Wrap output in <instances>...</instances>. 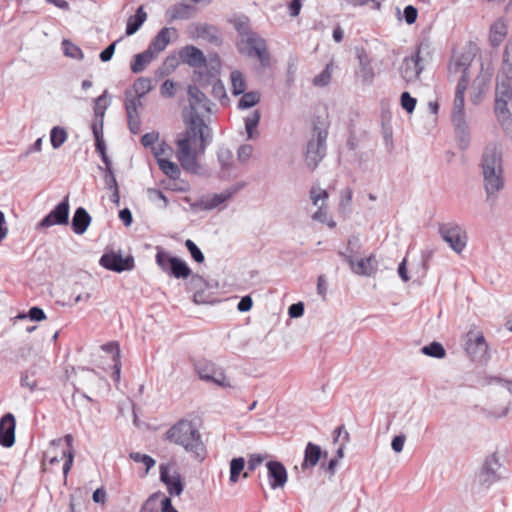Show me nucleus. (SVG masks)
Here are the masks:
<instances>
[{
  "instance_id": "6e6d98bb",
  "label": "nucleus",
  "mask_w": 512,
  "mask_h": 512,
  "mask_svg": "<svg viewBox=\"0 0 512 512\" xmlns=\"http://www.w3.org/2000/svg\"><path fill=\"white\" fill-rule=\"evenodd\" d=\"M106 93L107 91L95 100L94 113L97 117H103L107 109L108 104L106 103Z\"/></svg>"
},
{
  "instance_id": "e433bc0d",
  "label": "nucleus",
  "mask_w": 512,
  "mask_h": 512,
  "mask_svg": "<svg viewBox=\"0 0 512 512\" xmlns=\"http://www.w3.org/2000/svg\"><path fill=\"white\" fill-rule=\"evenodd\" d=\"M261 118L259 110L252 111L248 116L244 118L245 129L248 139H253L258 135L257 127Z\"/></svg>"
},
{
  "instance_id": "052dcab7",
  "label": "nucleus",
  "mask_w": 512,
  "mask_h": 512,
  "mask_svg": "<svg viewBox=\"0 0 512 512\" xmlns=\"http://www.w3.org/2000/svg\"><path fill=\"white\" fill-rule=\"evenodd\" d=\"M101 349L112 354L113 361L120 359V347L118 342H110L101 346Z\"/></svg>"
},
{
  "instance_id": "58836bf2",
  "label": "nucleus",
  "mask_w": 512,
  "mask_h": 512,
  "mask_svg": "<svg viewBox=\"0 0 512 512\" xmlns=\"http://www.w3.org/2000/svg\"><path fill=\"white\" fill-rule=\"evenodd\" d=\"M230 79L232 94L234 96L243 94L246 90V82L243 74L238 70H234L231 72Z\"/></svg>"
},
{
  "instance_id": "864d4df0",
  "label": "nucleus",
  "mask_w": 512,
  "mask_h": 512,
  "mask_svg": "<svg viewBox=\"0 0 512 512\" xmlns=\"http://www.w3.org/2000/svg\"><path fill=\"white\" fill-rule=\"evenodd\" d=\"M105 175H104V182L106 189L113 190L118 188V183L116 180V177L114 175V172L112 170L111 164H105Z\"/></svg>"
},
{
  "instance_id": "0eeeda50",
  "label": "nucleus",
  "mask_w": 512,
  "mask_h": 512,
  "mask_svg": "<svg viewBox=\"0 0 512 512\" xmlns=\"http://www.w3.org/2000/svg\"><path fill=\"white\" fill-rule=\"evenodd\" d=\"M156 263L162 271L177 279H186L191 274V269L185 261L164 251L157 252Z\"/></svg>"
},
{
  "instance_id": "f03ea898",
  "label": "nucleus",
  "mask_w": 512,
  "mask_h": 512,
  "mask_svg": "<svg viewBox=\"0 0 512 512\" xmlns=\"http://www.w3.org/2000/svg\"><path fill=\"white\" fill-rule=\"evenodd\" d=\"M166 438L170 442L181 446L195 458L203 459L205 457V444L199 430L192 421L186 419L178 421L166 432Z\"/></svg>"
},
{
  "instance_id": "680f3d73",
  "label": "nucleus",
  "mask_w": 512,
  "mask_h": 512,
  "mask_svg": "<svg viewBox=\"0 0 512 512\" xmlns=\"http://www.w3.org/2000/svg\"><path fill=\"white\" fill-rule=\"evenodd\" d=\"M253 153V147L250 144L241 145L237 151V157L240 162H246Z\"/></svg>"
},
{
  "instance_id": "4c0bfd02",
  "label": "nucleus",
  "mask_w": 512,
  "mask_h": 512,
  "mask_svg": "<svg viewBox=\"0 0 512 512\" xmlns=\"http://www.w3.org/2000/svg\"><path fill=\"white\" fill-rule=\"evenodd\" d=\"M158 166L161 171L170 179L176 180L181 176L180 167L169 159H159Z\"/></svg>"
},
{
  "instance_id": "c756f323",
  "label": "nucleus",
  "mask_w": 512,
  "mask_h": 512,
  "mask_svg": "<svg viewBox=\"0 0 512 512\" xmlns=\"http://www.w3.org/2000/svg\"><path fill=\"white\" fill-rule=\"evenodd\" d=\"M155 56L156 54L149 48L142 53L136 54L131 62V71L133 73L142 72Z\"/></svg>"
},
{
  "instance_id": "6e6552de",
  "label": "nucleus",
  "mask_w": 512,
  "mask_h": 512,
  "mask_svg": "<svg viewBox=\"0 0 512 512\" xmlns=\"http://www.w3.org/2000/svg\"><path fill=\"white\" fill-rule=\"evenodd\" d=\"M439 233L442 239L450 246V248L460 254L467 245L466 231L455 223L442 224L439 227Z\"/></svg>"
},
{
  "instance_id": "9b49d317",
  "label": "nucleus",
  "mask_w": 512,
  "mask_h": 512,
  "mask_svg": "<svg viewBox=\"0 0 512 512\" xmlns=\"http://www.w3.org/2000/svg\"><path fill=\"white\" fill-rule=\"evenodd\" d=\"M309 197L317 210L311 215L314 221L325 223L328 219L327 201L329 194L319 185H312L309 191Z\"/></svg>"
},
{
  "instance_id": "ddd939ff",
  "label": "nucleus",
  "mask_w": 512,
  "mask_h": 512,
  "mask_svg": "<svg viewBox=\"0 0 512 512\" xmlns=\"http://www.w3.org/2000/svg\"><path fill=\"white\" fill-rule=\"evenodd\" d=\"M196 84L197 83L189 85L187 88L189 107L191 110L189 116L196 115L197 117H202L201 113L211 111V102Z\"/></svg>"
},
{
  "instance_id": "39448f33",
  "label": "nucleus",
  "mask_w": 512,
  "mask_h": 512,
  "mask_svg": "<svg viewBox=\"0 0 512 512\" xmlns=\"http://www.w3.org/2000/svg\"><path fill=\"white\" fill-rule=\"evenodd\" d=\"M425 51L428 52V45L421 43L410 57L404 58L400 66V74L405 82L411 83L419 79L424 70L423 53Z\"/></svg>"
},
{
  "instance_id": "5701e85b",
  "label": "nucleus",
  "mask_w": 512,
  "mask_h": 512,
  "mask_svg": "<svg viewBox=\"0 0 512 512\" xmlns=\"http://www.w3.org/2000/svg\"><path fill=\"white\" fill-rule=\"evenodd\" d=\"M482 173L484 179V187L488 198L503 189V172L490 170Z\"/></svg>"
},
{
  "instance_id": "20e7f679",
  "label": "nucleus",
  "mask_w": 512,
  "mask_h": 512,
  "mask_svg": "<svg viewBox=\"0 0 512 512\" xmlns=\"http://www.w3.org/2000/svg\"><path fill=\"white\" fill-rule=\"evenodd\" d=\"M464 103V96L455 95L452 111V123L454 125L458 145L461 150L467 149L470 142L469 127L466 121Z\"/></svg>"
},
{
  "instance_id": "393cba45",
  "label": "nucleus",
  "mask_w": 512,
  "mask_h": 512,
  "mask_svg": "<svg viewBox=\"0 0 512 512\" xmlns=\"http://www.w3.org/2000/svg\"><path fill=\"white\" fill-rule=\"evenodd\" d=\"M512 106L508 102L502 101L501 99L495 101L494 111L498 122L501 127L508 131L512 129Z\"/></svg>"
},
{
  "instance_id": "09e8293b",
  "label": "nucleus",
  "mask_w": 512,
  "mask_h": 512,
  "mask_svg": "<svg viewBox=\"0 0 512 512\" xmlns=\"http://www.w3.org/2000/svg\"><path fill=\"white\" fill-rule=\"evenodd\" d=\"M129 457L137 463H143L146 467L145 474H148L150 469L155 466L156 461L151 456L147 454H142L140 452H131Z\"/></svg>"
},
{
  "instance_id": "3c124183",
  "label": "nucleus",
  "mask_w": 512,
  "mask_h": 512,
  "mask_svg": "<svg viewBox=\"0 0 512 512\" xmlns=\"http://www.w3.org/2000/svg\"><path fill=\"white\" fill-rule=\"evenodd\" d=\"M141 105V102L136 97H130L128 93H126V99H125V109L127 112L128 118H133L138 115L137 108Z\"/></svg>"
},
{
  "instance_id": "423d86ee",
  "label": "nucleus",
  "mask_w": 512,
  "mask_h": 512,
  "mask_svg": "<svg viewBox=\"0 0 512 512\" xmlns=\"http://www.w3.org/2000/svg\"><path fill=\"white\" fill-rule=\"evenodd\" d=\"M181 58L184 63L195 68L193 74L194 83L202 84L207 67H210V60L207 61L204 53L194 46L185 47L181 52Z\"/></svg>"
},
{
  "instance_id": "7c9ffc66",
  "label": "nucleus",
  "mask_w": 512,
  "mask_h": 512,
  "mask_svg": "<svg viewBox=\"0 0 512 512\" xmlns=\"http://www.w3.org/2000/svg\"><path fill=\"white\" fill-rule=\"evenodd\" d=\"M235 192L236 189H233L226 190L219 194H214L211 197L202 200L200 205L204 210H212L228 200Z\"/></svg>"
},
{
  "instance_id": "473e14b6",
  "label": "nucleus",
  "mask_w": 512,
  "mask_h": 512,
  "mask_svg": "<svg viewBox=\"0 0 512 512\" xmlns=\"http://www.w3.org/2000/svg\"><path fill=\"white\" fill-rule=\"evenodd\" d=\"M471 65V59L467 55H461L457 58H454L448 67L449 75H456L460 73L461 75L464 73H468V69Z\"/></svg>"
},
{
  "instance_id": "13d9d810",
  "label": "nucleus",
  "mask_w": 512,
  "mask_h": 512,
  "mask_svg": "<svg viewBox=\"0 0 512 512\" xmlns=\"http://www.w3.org/2000/svg\"><path fill=\"white\" fill-rule=\"evenodd\" d=\"M491 43L493 46H497L504 38L505 31L503 26L494 25L491 29Z\"/></svg>"
},
{
  "instance_id": "4468645a",
  "label": "nucleus",
  "mask_w": 512,
  "mask_h": 512,
  "mask_svg": "<svg viewBox=\"0 0 512 512\" xmlns=\"http://www.w3.org/2000/svg\"><path fill=\"white\" fill-rule=\"evenodd\" d=\"M339 255L345 259L352 272L356 275L369 277L377 272V261L374 255L359 260H355L351 254L339 252Z\"/></svg>"
},
{
  "instance_id": "79ce46f5",
  "label": "nucleus",
  "mask_w": 512,
  "mask_h": 512,
  "mask_svg": "<svg viewBox=\"0 0 512 512\" xmlns=\"http://www.w3.org/2000/svg\"><path fill=\"white\" fill-rule=\"evenodd\" d=\"M421 352L424 355H427V356L433 357V358H437V359L444 358L446 355V351H445L444 347L442 346V344H440L439 342H436V341L423 346L421 348Z\"/></svg>"
},
{
  "instance_id": "4be33fe9",
  "label": "nucleus",
  "mask_w": 512,
  "mask_h": 512,
  "mask_svg": "<svg viewBox=\"0 0 512 512\" xmlns=\"http://www.w3.org/2000/svg\"><path fill=\"white\" fill-rule=\"evenodd\" d=\"M466 351L474 359L482 358L486 355L488 345L482 334L469 332L467 334Z\"/></svg>"
},
{
  "instance_id": "f704fd0d",
  "label": "nucleus",
  "mask_w": 512,
  "mask_h": 512,
  "mask_svg": "<svg viewBox=\"0 0 512 512\" xmlns=\"http://www.w3.org/2000/svg\"><path fill=\"white\" fill-rule=\"evenodd\" d=\"M198 38L209 41L213 44L220 43L219 33L216 27L208 24H200L196 28Z\"/></svg>"
},
{
  "instance_id": "2f4dec72",
  "label": "nucleus",
  "mask_w": 512,
  "mask_h": 512,
  "mask_svg": "<svg viewBox=\"0 0 512 512\" xmlns=\"http://www.w3.org/2000/svg\"><path fill=\"white\" fill-rule=\"evenodd\" d=\"M498 79H504L512 83V43H509L505 48Z\"/></svg>"
},
{
  "instance_id": "9d476101",
  "label": "nucleus",
  "mask_w": 512,
  "mask_h": 512,
  "mask_svg": "<svg viewBox=\"0 0 512 512\" xmlns=\"http://www.w3.org/2000/svg\"><path fill=\"white\" fill-rule=\"evenodd\" d=\"M160 480L164 483L170 496H180L184 490V484L180 473L173 469L172 464L163 463L159 466Z\"/></svg>"
},
{
  "instance_id": "c85d7f7f",
  "label": "nucleus",
  "mask_w": 512,
  "mask_h": 512,
  "mask_svg": "<svg viewBox=\"0 0 512 512\" xmlns=\"http://www.w3.org/2000/svg\"><path fill=\"white\" fill-rule=\"evenodd\" d=\"M146 19L147 13L145 12L144 8L140 6L137 9L135 15H132L128 18L125 34L127 36L135 34L146 21Z\"/></svg>"
},
{
  "instance_id": "37998d69",
  "label": "nucleus",
  "mask_w": 512,
  "mask_h": 512,
  "mask_svg": "<svg viewBox=\"0 0 512 512\" xmlns=\"http://www.w3.org/2000/svg\"><path fill=\"white\" fill-rule=\"evenodd\" d=\"M67 140V132L64 128L55 126L50 131V142L54 149L61 147Z\"/></svg>"
},
{
  "instance_id": "774afa93",
  "label": "nucleus",
  "mask_w": 512,
  "mask_h": 512,
  "mask_svg": "<svg viewBox=\"0 0 512 512\" xmlns=\"http://www.w3.org/2000/svg\"><path fill=\"white\" fill-rule=\"evenodd\" d=\"M304 313V304L302 302L294 303L288 308V315L290 318H299Z\"/></svg>"
},
{
  "instance_id": "6ab92c4d",
  "label": "nucleus",
  "mask_w": 512,
  "mask_h": 512,
  "mask_svg": "<svg viewBox=\"0 0 512 512\" xmlns=\"http://www.w3.org/2000/svg\"><path fill=\"white\" fill-rule=\"evenodd\" d=\"M266 468L271 489L284 487L288 480L285 466L279 461L272 460L266 463Z\"/></svg>"
},
{
  "instance_id": "49530a36",
  "label": "nucleus",
  "mask_w": 512,
  "mask_h": 512,
  "mask_svg": "<svg viewBox=\"0 0 512 512\" xmlns=\"http://www.w3.org/2000/svg\"><path fill=\"white\" fill-rule=\"evenodd\" d=\"M93 134H94L95 140H96V150H97V152H99L103 163L111 164V160L106 153L105 142L95 126L93 127Z\"/></svg>"
},
{
  "instance_id": "f257e3e1",
  "label": "nucleus",
  "mask_w": 512,
  "mask_h": 512,
  "mask_svg": "<svg viewBox=\"0 0 512 512\" xmlns=\"http://www.w3.org/2000/svg\"><path fill=\"white\" fill-rule=\"evenodd\" d=\"M185 130L177 134L176 158L181 167L192 174H198L200 165L198 163V152L204 153L206 147L212 141L210 128L202 117L187 116L184 119Z\"/></svg>"
},
{
  "instance_id": "de8ad7c7",
  "label": "nucleus",
  "mask_w": 512,
  "mask_h": 512,
  "mask_svg": "<svg viewBox=\"0 0 512 512\" xmlns=\"http://www.w3.org/2000/svg\"><path fill=\"white\" fill-rule=\"evenodd\" d=\"M217 158L218 161L223 169L229 168L232 165L233 162V153L232 151L225 147L221 146L219 147L217 151Z\"/></svg>"
},
{
  "instance_id": "2eb2a0df",
  "label": "nucleus",
  "mask_w": 512,
  "mask_h": 512,
  "mask_svg": "<svg viewBox=\"0 0 512 512\" xmlns=\"http://www.w3.org/2000/svg\"><path fill=\"white\" fill-rule=\"evenodd\" d=\"M99 264L107 270L121 273L123 271H130L134 268V259L132 256L122 257L121 254L110 252L104 253Z\"/></svg>"
},
{
  "instance_id": "e2e57ef3",
  "label": "nucleus",
  "mask_w": 512,
  "mask_h": 512,
  "mask_svg": "<svg viewBox=\"0 0 512 512\" xmlns=\"http://www.w3.org/2000/svg\"><path fill=\"white\" fill-rule=\"evenodd\" d=\"M21 386L28 388L31 392L34 391L37 387V381L34 378V374H30L26 372L21 376Z\"/></svg>"
},
{
  "instance_id": "1a4fd4ad",
  "label": "nucleus",
  "mask_w": 512,
  "mask_h": 512,
  "mask_svg": "<svg viewBox=\"0 0 512 512\" xmlns=\"http://www.w3.org/2000/svg\"><path fill=\"white\" fill-rule=\"evenodd\" d=\"M196 372L200 379L212 382L220 387H232L229 380L226 378L224 370L218 367L215 363L202 360L195 365Z\"/></svg>"
},
{
  "instance_id": "aec40b11",
  "label": "nucleus",
  "mask_w": 512,
  "mask_h": 512,
  "mask_svg": "<svg viewBox=\"0 0 512 512\" xmlns=\"http://www.w3.org/2000/svg\"><path fill=\"white\" fill-rule=\"evenodd\" d=\"M73 406L80 419L91 420L92 418V406L96 404L92 398L79 389H75L72 395Z\"/></svg>"
},
{
  "instance_id": "338daca9",
  "label": "nucleus",
  "mask_w": 512,
  "mask_h": 512,
  "mask_svg": "<svg viewBox=\"0 0 512 512\" xmlns=\"http://www.w3.org/2000/svg\"><path fill=\"white\" fill-rule=\"evenodd\" d=\"M468 83H469V75L468 73H464L461 75L458 83H457V86H456V91H455V95H460V96H464L465 95V91L468 87Z\"/></svg>"
},
{
  "instance_id": "a211bd4d",
  "label": "nucleus",
  "mask_w": 512,
  "mask_h": 512,
  "mask_svg": "<svg viewBox=\"0 0 512 512\" xmlns=\"http://www.w3.org/2000/svg\"><path fill=\"white\" fill-rule=\"evenodd\" d=\"M500 463L495 455L486 458L483 467L478 474V481L481 486L488 488L499 480L498 470Z\"/></svg>"
},
{
  "instance_id": "0e129e2a",
  "label": "nucleus",
  "mask_w": 512,
  "mask_h": 512,
  "mask_svg": "<svg viewBox=\"0 0 512 512\" xmlns=\"http://www.w3.org/2000/svg\"><path fill=\"white\" fill-rule=\"evenodd\" d=\"M404 19L408 25L414 24L417 20L418 10L413 5L404 8Z\"/></svg>"
},
{
  "instance_id": "cd10ccee",
  "label": "nucleus",
  "mask_w": 512,
  "mask_h": 512,
  "mask_svg": "<svg viewBox=\"0 0 512 512\" xmlns=\"http://www.w3.org/2000/svg\"><path fill=\"white\" fill-rule=\"evenodd\" d=\"M321 456V447L312 442H308L304 451V460L302 463V468L307 469L315 467L318 464Z\"/></svg>"
},
{
  "instance_id": "a19ab883",
  "label": "nucleus",
  "mask_w": 512,
  "mask_h": 512,
  "mask_svg": "<svg viewBox=\"0 0 512 512\" xmlns=\"http://www.w3.org/2000/svg\"><path fill=\"white\" fill-rule=\"evenodd\" d=\"M245 467V459L243 457L233 458L230 461V477L229 481L231 484H236L239 480V476Z\"/></svg>"
},
{
  "instance_id": "4d7b16f0",
  "label": "nucleus",
  "mask_w": 512,
  "mask_h": 512,
  "mask_svg": "<svg viewBox=\"0 0 512 512\" xmlns=\"http://www.w3.org/2000/svg\"><path fill=\"white\" fill-rule=\"evenodd\" d=\"M176 83L173 80L167 79L163 82L160 88V93L165 98H172L175 95Z\"/></svg>"
},
{
  "instance_id": "a878e982",
  "label": "nucleus",
  "mask_w": 512,
  "mask_h": 512,
  "mask_svg": "<svg viewBox=\"0 0 512 512\" xmlns=\"http://www.w3.org/2000/svg\"><path fill=\"white\" fill-rule=\"evenodd\" d=\"M91 223V216L87 210L83 207H78L72 217V230L78 235H82L86 232L87 228Z\"/></svg>"
},
{
  "instance_id": "dca6fc26",
  "label": "nucleus",
  "mask_w": 512,
  "mask_h": 512,
  "mask_svg": "<svg viewBox=\"0 0 512 512\" xmlns=\"http://www.w3.org/2000/svg\"><path fill=\"white\" fill-rule=\"evenodd\" d=\"M69 220V197L66 196L38 224L39 228H49L54 225H66Z\"/></svg>"
},
{
  "instance_id": "7ed1b4c3",
  "label": "nucleus",
  "mask_w": 512,
  "mask_h": 512,
  "mask_svg": "<svg viewBox=\"0 0 512 512\" xmlns=\"http://www.w3.org/2000/svg\"><path fill=\"white\" fill-rule=\"evenodd\" d=\"M328 130L324 123L315 122L313 134L308 141L305 161L307 166L315 170L326 154Z\"/></svg>"
},
{
  "instance_id": "69168bd1",
  "label": "nucleus",
  "mask_w": 512,
  "mask_h": 512,
  "mask_svg": "<svg viewBox=\"0 0 512 512\" xmlns=\"http://www.w3.org/2000/svg\"><path fill=\"white\" fill-rule=\"evenodd\" d=\"M331 80V74L328 69L323 70L319 75L315 76L313 79V84L315 86L323 87L329 84Z\"/></svg>"
},
{
  "instance_id": "ea45409f",
  "label": "nucleus",
  "mask_w": 512,
  "mask_h": 512,
  "mask_svg": "<svg viewBox=\"0 0 512 512\" xmlns=\"http://www.w3.org/2000/svg\"><path fill=\"white\" fill-rule=\"evenodd\" d=\"M242 97L240 98L238 102V108L239 109H249L251 107H254L257 105L260 101V93L257 91H250V92H244L241 94Z\"/></svg>"
},
{
  "instance_id": "b1692460",
  "label": "nucleus",
  "mask_w": 512,
  "mask_h": 512,
  "mask_svg": "<svg viewBox=\"0 0 512 512\" xmlns=\"http://www.w3.org/2000/svg\"><path fill=\"white\" fill-rule=\"evenodd\" d=\"M357 59L359 61V75L365 83H371L375 76L372 67V60L364 49H356Z\"/></svg>"
},
{
  "instance_id": "f3484780",
  "label": "nucleus",
  "mask_w": 512,
  "mask_h": 512,
  "mask_svg": "<svg viewBox=\"0 0 512 512\" xmlns=\"http://www.w3.org/2000/svg\"><path fill=\"white\" fill-rule=\"evenodd\" d=\"M482 172L490 170L503 172L502 168V149L497 143L488 144L482 156Z\"/></svg>"
},
{
  "instance_id": "412c9836",
  "label": "nucleus",
  "mask_w": 512,
  "mask_h": 512,
  "mask_svg": "<svg viewBox=\"0 0 512 512\" xmlns=\"http://www.w3.org/2000/svg\"><path fill=\"white\" fill-rule=\"evenodd\" d=\"M16 420L13 414L7 413L0 419V444L9 448L15 443Z\"/></svg>"
},
{
  "instance_id": "a18cd8bd",
  "label": "nucleus",
  "mask_w": 512,
  "mask_h": 512,
  "mask_svg": "<svg viewBox=\"0 0 512 512\" xmlns=\"http://www.w3.org/2000/svg\"><path fill=\"white\" fill-rule=\"evenodd\" d=\"M62 48L64 55L69 58L77 60H82L84 58L82 50L67 39L62 41Z\"/></svg>"
},
{
  "instance_id": "c9c22d12",
  "label": "nucleus",
  "mask_w": 512,
  "mask_h": 512,
  "mask_svg": "<svg viewBox=\"0 0 512 512\" xmlns=\"http://www.w3.org/2000/svg\"><path fill=\"white\" fill-rule=\"evenodd\" d=\"M250 55H255L261 62L268 59L266 44L263 39L249 38Z\"/></svg>"
},
{
  "instance_id": "bb28decb",
  "label": "nucleus",
  "mask_w": 512,
  "mask_h": 512,
  "mask_svg": "<svg viewBox=\"0 0 512 512\" xmlns=\"http://www.w3.org/2000/svg\"><path fill=\"white\" fill-rule=\"evenodd\" d=\"M172 32L176 33V30L168 27L162 28L150 42L148 48L155 54L162 52L170 43V34Z\"/></svg>"
},
{
  "instance_id": "603ef678",
  "label": "nucleus",
  "mask_w": 512,
  "mask_h": 512,
  "mask_svg": "<svg viewBox=\"0 0 512 512\" xmlns=\"http://www.w3.org/2000/svg\"><path fill=\"white\" fill-rule=\"evenodd\" d=\"M401 106L407 113H412L415 110L417 100L412 97L409 92H403L401 94Z\"/></svg>"
},
{
  "instance_id": "5fc2aeb1",
  "label": "nucleus",
  "mask_w": 512,
  "mask_h": 512,
  "mask_svg": "<svg viewBox=\"0 0 512 512\" xmlns=\"http://www.w3.org/2000/svg\"><path fill=\"white\" fill-rule=\"evenodd\" d=\"M185 246L191 254V257L198 263H202L204 261V255L199 247L190 239L185 241Z\"/></svg>"
},
{
  "instance_id": "8fccbe9b",
  "label": "nucleus",
  "mask_w": 512,
  "mask_h": 512,
  "mask_svg": "<svg viewBox=\"0 0 512 512\" xmlns=\"http://www.w3.org/2000/svg\"><path fill=\"white\" fill-rule=\"evenodd\" d=\"M172 152V147L165 141H162L158 145L152 147V153L156 158L157 162L159 161V159H165L163 156H171Z\"/></svg>"
},
{
  "instance_id": "72a5a7b5",
  "label": "nucleus",
  "mask_w": 512,
  "mask_h": 512,
  "mask_svg": "<svg viewBox=\"0 0 512 512\" xmlns=\"http://www.w3.org/2000/svg\"><path fill=\"white\" fill-rule=\"evenodd\" d=\"M502 100L512 106V83L504 79L497 78L495 101Z\"/></svg>"
},
{
  "instance_id": "bf43d9fd",
  "label": "nucleus",
  "mask_w": 512,
  "mask_h": 512,
  "mask_svg": "<svg viewBox=\"0 0 512 512\" xmlns=\"http://www.w3.org/2000/svg\"><path fill=\"white\" fill-rule=\"evenodd\" d=\"M122 40V38L117 39L116 41L112 42L109 46H107L99 55V58L102 62H108L112 59L116 45Z\"/></svg>"
},
{
  "instance_id": "c03bdc74",
  "label": "nucleus",
  "mask_w": 512,
  "mask_h": 512,
  "mask_svg": "<svg viewBox=\"0 0 512 512\" xmlns=\"http://www.w3.org/2000/svg\"><path fill=\"white\" fill-rule=\"evenodd\" d=\"M137 99L144 97L152 88V81L148 77H140L133 84Z\"/></svg>"
},
{
  "instance_id": "f8f14e48",
  "label": "nucleus",
  "mask_w": 512,
  "mask_h": 512,
  "mask_svg": "<svg viewBox=\"0 0 512 512\" xmlns=\"http://www.w3.org/2000/svg\"><path fill=\"white\" fill-rule=\"evenodd\" d=\"M220 73V61L216 58L210 59V67H207V72L203 77V83L198 84L201 87L211 84L212 85V94L215 98L221 99L226 97V89L224 84L220 79H218V75Z\"/></svg>"
}]
</instances>
